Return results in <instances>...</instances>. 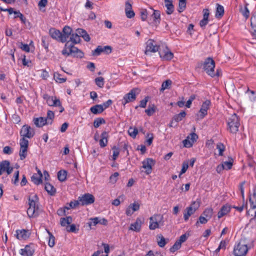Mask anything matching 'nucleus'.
<instances>
[{"label": "nucleus", "mask_w": 256, "mask_h": 256, "mask_svg": "<svg viewBox=\"0 0 256 256\" xmlns=\"http://www.w3.org/2000/svg\"><path fill=\"white\" fill-rule=\"evenodd\" d=\"M62 53L63 55L66 56H72L74 58H82L84 56L82 51L78 49L72 44H70L69 42H67L65 44Z\"/></svg>", "instance_id": "f257e3e1"}, {"label": "nucleus", "mask_w": 256, "mask_h": 256, "mask_svg": "<svg viewBox=\"0 0 256 256\" xmlns=\"http://www.w3.org/2000/svg\"><path fill=\"white\" fill-rule=\"evenodd\" d=\"M38 198L36 194L32 196H29L28 206L29 207L27 210V214L29 217H36L38 214V206L37 204Z\"/></svg>", "instance_id": "f03ea898"}, {"label": "nucleus", "mask_w": 256, "mask_h": 256, "mask_svg": "<svg viewBox=\"0 0 256 256\" xmlns=\"http://www.w3.org/2000/svg\"><path fill=\"white\" fill-rule=\"evenodd\" d=\"M203 66L204 70L211 77L219 76L220 74L218 70H217L216 72H214L215 62L212 58H207L204 62Z\"/></svg>", "instance_id": "7ed1b4c3"}, {"label": "nucleus", "mask_w": 256, "mask_h": 256, "mask_svg": "<svg viewBox=\"0 0 256 256\" xmlns=\"http://www.w3.org/2000/svg\"><path fill=\"white\" fill-rule=\"evenodd\" d=\"M42 98L46 100L48 106H58L60 108V112H62L64 111V108L62 106L61 102L56 96H50L47 94H44Z\"/></svg>", "instance_id": "20e7f679"}, {"label": "nucleus", "mask_w": 256, "mask_h": 256, "mask_svg": "<svg viewBox=\"0 0 256 256\" xmlns=\"http://www.w3.org/2000/svg\"><path fill=\"white\" fill-rule=\"evenodd\" d=\"M228 130L231 133L236 134L240 126V119L236 114H234L228 120Z\"/></svg>", "instance_id": "39448f33"}, {"label": "nucleus", "mask_w": 256, "mask_h": 256, "mask_svg": "<svg viewBox=\"0 0 256 256\" xmlns=\"http://www.w3.org/2000/svg\"><path fill=\"white\" fill-rule=\"evenodd\" d=\"M149 228L151 230H154L159 228L160 226H164V216L160 214H156L150 218Z\"/></svg>", "instance_id": "423d86ee"}, {"label": "nucleus", "mask_w": 256, "mask_h": 256, "mask_svg": "<svg viewBox=\"0 0 256 256\" xmlns=\"http://www.w3.org/2000/svg\"><path fill=\"white\" fill-rule=\"evenodd\" d=\"M248 251V248L246 244L240 242L236 246L234 249V256H245Z\"/></svg>", "instance_id": "0eeeda50"}, {"label": "nucleus", "mask_w": 256, "mask_h": 256, "mask_svg": "<svg viewBox=\"0 0 256 256\" xmlns=\"http://www.w3.org/2000/svg\"><path fill=\"white\" fill-rule=\"evenodd\" d=\"M158 52L160 57L164 60H170L174 57L173 53L169 50L168 48L166 46H160Z\"/></svg>", "instance_id": "6e6552de"}, {"label": "nucleus", "mask_w": 256, "mask_h": 256, "mask_svg": "<svg viewBox=\"0 0 256 256\" xmlns=\"http://www.w3.org/2000/svg\"><path fill=\"white\" fill-rule=\"evenodd\" d=\"M95 200L94 196L89 193L85 194L81 196L78 198L80 204L82 206H86L94 202Z\"/></svg>", "instance_id": "1a4fd4ad"}, {"label": "nucleus", "mask_w": 256, "mask_h": 256, "mask_svg": "<svg viewBox=\"0 0 256 256\" xmlns=\"http://www.w3.org/2000/svg\"><path fill=\"white\" fill-rule=\"evenodd\" d=\"M35 134L34 130L28 125H24L20 132V135L22 138H32Z\"/></svg>", "instance_id": "9d476101"}, {"label": "nucleus", "mask_w": 256, "mask_h": 256, "mask_svg": "<svg viewBox=\"0 0 256 256\" xmlns=\"http://www.w3.org/2000/svg\"><path fill=\"white\" fill-rule=\"evenodd\" d=\"M146 48L144 52L146 54H148L150 52H156L158 51L160 46H157L154 40L152 39L148 40L146 42Z\"/></svg>", "instance_id": "9b49d317"}, {"label": "nucleus", "mask_w": 256, "mask_h": 256, "mask_svg": "<svg viewBox=\"0 0 256 256\" xmlns=\"http://www.w3.org/2000/svg\"><path fill=\"white\" fill-rule=\"evenodd\" d=\"M136 98V90L132 89L128 93L124 96L121 100L122 104L125 106L127 103L134 101Z\"/></svg>", "instance_id": "f8f14e48"}, {"label": "nucleus", "mask_w": 256, "mask_h": 256, "mask_svg": "<svg viewBox=\"0 0 256 256\" xmlns=\"http://www.w3.org/2000/svg\"><path fill=\"white\" fill-rule=\"evenodd\" d=\"M13 170V167L10 166V162L8 160H5L0 162V176L4 172H6L8 175L12 172Z\"/></svg>", "instance_id": "ddd939ff"}, {"label": "nucleus", "mask_w": 256, "mask_h": 256, "mask_svg": "<svg viewBox=\"0 0 256 256\" xmlns=\"http://www.w3.org/2000/svg\"><path fill=\"white\" fill-rule=\"evenodd\" d=\"M155 161L151 158H147L142 162V168L146 169L145 172L147 174H150L152 172V167L154 165Z\"/></svg>", "instance_id": "4468645a"}, {"label": "nucleus", "mask_w": 256, "mask_h": 256, "mask_svg": "<svg viewBox=\"0 0 256 256\" xmlns=\"http://www.w3.org/2000/svg\"><path fill=\"white\" fill-rule=\"evenodd\" d=\"M211 102L210 100H206L204 102L199 110L200 114L199 116L200 118H204L208 114V110L210 108Z\"/></svg>", "instance_id": "2eb2a0df"}, {"label": "nucleus", "mask_w": 256, "mask_h": 256, "mask_svg": "<svg viewBox=\"0 0 256 256\" xmlns=\"http://www.w3.org/2000/svg\"><path fill=\"white\" fill-rule=\"evenodd\" d=\"M195 204L194 202L190 206L186 208L185 212L184 214V218L185 221H187L190 216L194 214L198 209V207L196 208L193 206Z\"/></svg>", "instance_id": "dca6fc26"}, {"label": "nucleus", "mask_w": 256, "mask_h": 256, "mask_svg": "<svg viewBox=\"0 0 256 256\" xmlns=\"http://www.w3.org/2000/svg\"><path fill=\"white\" fill-rule=\"evenodd\" d=\"M250 202L251 209L248 211V212L252 213L254 211V218H256V192H254L253 194L250 197Z\"/></svg>", "instance_id": "f3484780"}, {"label": "nucleus", "mask_w": 256, "mask_h": 256, "mask_svg": "<svg viewBox=\"0 0 256 256\" xmlns=\"http://www.w3.org/2000/svg\"><path fill=\"white\" fill-rule=\"evenodd\" d=\"M90 222L88 224L90 227L92 226H96L98 224L103 225H106L108 224V220L104 218H99L96 217L94 218H90Z\"/></svg>", "instance_id": "a211bd4d"}, {"label": "nucleus", "mask_w": 256, "mask_h": 256, "mask_svg": "<svg viewBox=\"0 0 256 256\" xmlns=\"http://www.w3.org/2000/svg\"><path fill=\"white\" fill-rule=\"evenodd\" d=\"M102 52H106V54L110 53L112 52L111 47L110 46H99L94 51L93 54L98 56Z\"/></svg>", "instance_id": "6ab92c4d"}, {"label": "nucleus", "mask_w": 256, "mask_h": 256, "mask_svg": "<svg viewBox=\"0 0 256 256\" xmlns=\"http://www.w3.org/2000/svg\"><path fill=\"white\" fill-rule=\"evenodd\" d=\"M34 252V250L30 245H26L24 248L20 250V254L23 256H32Z\"/></svg>", "instance_id": "aec40b11"}, {"label": "nucleus", "mask_w": 256, "mask_h": 256, "mask_svg": "<svg viewBox=\"0 0 256 256\" xmlns=\"http://www.w3.org/2000/svg\"><path fill=\"white\" fill-rule=\"evenodd\" d=\"M72 29L68 26H65L62 30V37L61 42H66L68 38L72 32Z\"/></svg>", "instance_id": "412c9836"}, {"label": "nucleus", "mask_w": 256, "mask_h": 256, "mask_svg": "<svg viewBox=\"0 0 256 256\" xmlns=\"http://www.w3.org/2000/svg\"><path fill=\"white\" fill-rule=\"evenodd\" d=\"M16 237L18 240H26L28 238L30 233L28 230H16Z\"/></svg>", "instance_id": "4be33fe9"}, {"label": "nucleus", "mask_w": 256, "mask_h": 256, "mask_svg": "<svg viewBox=\"0 0 256 256\" xmlns=\"http://www.w3.org/2000/svg\"><path fill=\"white\" fill-rule=\"evenodd\" d=\"M203 13V18L200 22V25L202 28H204L208 23L210 15L209 10L206 8L204 9Z\"/></svg>", "instance_id": "5701e85b"}, {"label": "nucleus", "mask_w": 256, "mask_h": 256, "mask_svg": "<svg viewBox=\"0 0 256 256\" xmlns=\"http://www.w3.org/2000/svg\"><path fill=\"white\" fill-rule=\"evenodd\" d=\"M34 124L38 128L42 127L46 124H49L45 118L40 117L34 119Z\"/></svg>", "instance_id": "b1692460"}, {"label": "nucleus", "mask_w": 256, "mask_h": 256, "mask_svg": "<svg viewBox=\"0 0 256 256\" xmlns=\"http://www.w3.org/2000/svg\"><path fill=\"white\" fill-rule=\"evenodd\" d=\"M49 33L52 38L60 40L61 42L62 33L60 30H56L55 28H50L49 30Z\"/></svg>", "instance_id": "393cba45"}, {"label": "nucleus", "mask_w": 256, "mask_h": 256, "mask_svg": "<svg viewBox=\"0 0 256 256\" xmlns=\"http://www.w3.org/2000/svg\"><path fill=\"white\" fill-rule=\"evenodd\" d=\"M142 220L140 218H138L136 221L130 224V230L136 232H140L141 228Z\"/></svg>", "instance_id": "a878e982"}, {"label": "nucleus", "mask_w": 256, "mask_h": 256, "mask_svg": "<svg viewBox=\"0 0 256 256\" xmlns=\"http://www.w3.org/2000/svg\"><path fill=\"white\" fill-rule=\"evenodd\" d=\"M108 133L104 131L101 134V139L100 140V147L104 148L108 144Z\"/></svg>", "instance_id": "bb28decb"}, {"label": "nucleus", "mask_w": 256, "mask_h": 256, "mask_svg": "<svg viewBox=\"0 0 256 256\" xmlns=\"http://www.w3.org/2000/svg\"><path fill=\"white\" fill-rule=\"evenodd\" d=\"M230 208L227 206L225 205L222 207L220 211L218 213V218H222L223 216L226 214L230 212Z\"/></svg>", "instance_id": "cd10ccee"}, {"label": "nucleus", "mask_w": 256, "mask_h": 256, "mask_svg": "<svg viewBox=\"0 0 256 256\" xmlns=\"http://www.w3.org/2000/svg\"><path fill=\"white\" fill-rule=\"evenodd\" d=\"M90 110L94 114H98L102 112L104 108L103 106H101V104H96L91 107Z\"/></svg>", "instance_id": "c85d7f7f"}, {"label": "nucleus", "mask_w": 256, "mask_h": 256, "mask_svg": "<svg viewBox=\"0 0 256 256\" xmlns=\"http://www.w3.org/2000/svg\"><path fill=\"white\" fill-rule=\"evenodd\" d=\"M70 36V41L72 42L74 44H76L80 42V38L78 37V34H77L76 30V32H72Z\"/></svg>", "instance_id": "c756f323"}, {"label": "nucleus", "mask_w": 256, "mask_h": 256, "mask_svg": "<svg viewBox=\"0 0 256 256\" xmlns=\"http://www.w3.org/2000/svg\"><path fill=\"white\" fill-rule=\"evenodd\" d=\"M250 25L253 30L252 34L256 38V14L252 15L251 17Z\"/></svg>", "instance_id": "7c9ffc66"}, {"label": "nucleus", "mask_w": 256, "mask_h": 256, "mask_svg": "<svg viewBox=\"0 0 256 256\" xmlns=\"http://www.w3.org/2000/svg\"><path fill=\"white\" fill-rule=\"evenodd\" d=\"M44 188L48 193L52 196L56 192V190L54 186L48 182H46Z\"/></svg>", "instance_id": "2f4dec72"}, {"label": "nucleus", "mask_w": 256, "mask_h": 256, "mask_svg": "<svg viewBox=\"0 0 256 256\" xmlns=\"http://www.w3.org/2000/svg\"><path fill=\"white\" fill-rule=\"evenodd\" d=\"M72 218L70 216H66V218H62L60 219V223L62 226H65L70 224L72 222Z\"/></svg>", "instance_id": "473e14b6"}, {"label": "nucleus", "mask_w": 256, "mask_h": 256, "mask_svg": "<svg viewBox=\"0 0 256 256\" xmlns=\"http://www.w3.org/2000/svg\"><path fill=\"white\" fill-rule=\"evenodd\" d=\"M224 8L223 6L217 4L216 11V18H221L224 14Z\"/></svg>", "instance_id": "72a5a7b5"}, {"label": "nucleus", "mask_w": 256, "mask_h": 256, "mask_svg": "<svg viewBox=\"0 0 256 256\" xmlns=\"http://www.w3.org/2000/svg\"><path fill=\"white\" fill-rule=\"evenodd\" d=\"M46 231L49 236L48 245L50 247L52 248L55 244V238L48 229H46Z\"/></svg>", "instance_id": "f704fd0d"}, {"label": "nucleus", "mask_w": 256, "mask_h": 256, "mask_svg": "<svg viewBox=\"0 0 256 256\" xmlns=\"http://www.w3.org/2000/svg\"><path fill=\"white\" fill-rule=\"evenodd\" d=\"M54 118V112L52 110H48L47 112L46 117L45 118L47 120L48 124H51L52 123Z\"/></svg>", "instance_id": "c9c22d12"}, {"label": "nucleus", "mask_w": 256, "mask_h": 256, "mask_svg": "<svg viewBox=\"0 0 256 256\" xmlns=\"http://www.w3.org/2000/svg\"><path fill=\"white\" fill-rule=\"evenodd\" d=\"M186 116V113L184 111L181 112L180 114H176L173 118V120L176 122L181 121L183 118Z\"/></svg>", "instance_id": "e433bc0d"}, {"label": "nucleus", "mask_w": 256, "mask_h": 256, "mask_svg": "<svg viewBox=\"0 0 256 256\" xmlns=\"http://www.w3.org/2000/svg\"><path fill=\"white\" fill-rule=\"evenodd\" d=\"M105 123L106 120L104 118H96L94 121V128H97L101 124H104Z\"/></svg>", "instance_id": "4c0bfd02"}, {"label": "nucleus", "mask_w": 256, "mask_h": 256, "mask_svg": "<svg viewBox=\"0 0 256 256\" xmlns=\"http://www.w3.org/2000/svg\"><path fill=\"white\" fill-rule=\"evenodd\" d=\"M80 204L79 201L78 200L72 201L69 204H68L65 206V208L66 210H70V208H76Z\"/></svg>", "instance_id": "58836bf2"}, {"label": "nucleus", "mask_w": 256, "mask_h": 256, "mask_svg": "<svg viewBox=\"0 0 256 256\" xmlns=\"http://www.w3.org/2000/svg\"><path fill=\"white\" fill-rule=\"evenodd\" d=\"M95 83L96 85L100 88H102L104 86V78L102 76L98 77L94 80Z\"/></svg>", "instance_id": "ea45409f"}, {"label": "nucleus", "mask_w": 256, "mask_h": 256, "mask_svg": "<svg viewBox=\"0 0 256 256\" xmlns=\"http://www.w3.org/2000/svg\"><path fill=\"white\" fill-rule=\"evenodd\" d=\"M54 78L56 81L59 83H63L66 80V78H62L61 74L58 72H55L54 74Z\"/></svg>", "instance_id": "a19ab883"}, {"label": "nucleus", "mask_w": 256, "mask_h": 256, "mask_svg": "<svg viewBox=\"0 0 256 256\" xmlns=\"http://www.w3.org/2000/svg\"><path fill=\"white\" fill-rule=\"evenodd\" d=\"M66 178V170H60L58 173V178L59 180L64 182Z\"/></svg>", "instance_id": "79ce46f5"}, {"label": "nucleus", "mask_w": 256, "mask_h": 256, "mask_svg": "<svg viewBox=\"0 0 256 256\" xmlns=\"http://www.w3.org/2000/svg\"><path fill=\"white\" fill-rule=\"evenodd\" d=\"M28 148L20 147L19 155L21 160H23L26 158L27 154Z\"/></svg>", "instance_id": "37998d69"}, {"label": "nucleus", "mask_w": 256, "mask_h": 256, "mask_svg": "<svg viewBox=\"0 0 256 256\" xmlns=\"http://www.w3.org/2000/svg\"><path fill=\"white\" fill-rule=\"evenodd\" d=\"M152 16L156 23H160V14L159 10H154V13L152 14Z\"/></svg>", "instance_id": "c03bdc74"}, {"label": "nucleus", "mask_w": 256, "mask_h": 256, "mask_svg": "<svg viewBox=\"0 0 256 256\" xmlns=\"http://www.w3.org/2000/svg\"><path fill=\"white\" fill-rule=\"evenodd\" d=\"M42 176H38L35 174L32 176V180L36 184H39L42 182Z\"/></svg>", "instance_id": "a18cd8bd"}, {"label": "nucleus", "mask_w": 256, "mask_h": 256, "mask_svg": "<svg viewBox=\"0 0 256 256\" xmlns=\"http://www.w3.org/2000/svg\"><path fill=\"white\" fill-rule=\"evenodd\" d=\"M172 84V82L170 80H167L162 82V84L161 91H164L166 89L170 88V86Z\"/></svg>", "instance_id": "49530a36"}, {"label": "nucleus", "mask_w": 256, "mask_h": 256, "mask_svg": "<svg viewBox=\"0 0 256 256\" xmlns=\"http://www.w3.org/2000/svg\"><path fill=\"white\" fill-rule=\"evenodd\" d=\"M166 240L162 236L160 235L158 238V246L160 248H163L166 244Z\"/></svg>", "instance_id": "de8ad7c7"}, {"label": "nucleus", "mask_w": 256, "mask_h": 256, "mask_svg": "<svg viewBox=\"0 0 256 256\" xmlns=\"http://www.w3.org/2000/svg\"><path fill=\"white\" fill-rule=\"evenodd\" d=\"M213 214V210L212 208H206L202 213V214L206 218H210Z\"/></svg>", "instance_id": "09e8293b"}, {"label": "nucleus", "mask_w": 256, "mask_h": 256, "mask_svg": "<svg viewBox=\"0 0 256 256\" xmlns=\"http://www.w3.org/2000/svg\"><path fill=\"white\" fill-rule=\"evenodd\" d=\"M186 6V0H179L178 11L180 12H183Z\"/></svg>", "instance_id": "8fccbe9b"}, {"label": "nucleus", "mask_w": 256, "mask_h": 256, "mask_svg": "<svg viewBox=\"0 0 256 256\" xmlns=\"http://www.w3.org/2000/svg\"><path fill=\"white\" fill-rule=\"evenodd\" d=\"M181 246L182 244L177 240L172 246L170 248V250L172 252H174L179 250L181 248Z\"/></svg>", "instance_id": "3c124183"}, {"label": "nucleus", "mask_w": 256, "mask_h": 256, "mask_svg": "<svg viewBox=\"0 0 256 256\" xmlns=\"http://www.w3.org/2000/svg\"><path fill=\"white\" fill-rule=\"evenodd\" d=\"M128 133L130 136L134 138L137 135L138 130L136 128H133L132 127H130L128 130Z\"/></svg>", "instance_id": "603ef678"}, {"label": "nucleus", "mask_w": 256, "mask_h": 256, "mask_svg": "<svg viewBox=\"0 0 256 256\" xmlns=\"http://www.w3.org/2000/svg\"><path fill=\"white\" fill-rule=\"evenodd\" d=\"M113 150V156L112 159L114 160H115L118 157L120 154V150L116 146H114L112 148Z\"/></svg>", "instance_id": "864d4df0"}, {"label": "nucleus", "mask_w": 256, "mask_h": 256, "mask_svg": "<svg viewBox=\"0 0 256 256\" xmlns=\"http://www.w3.org/2000/svg\"><path fill=\"white\" fill-rule=\"evenodd\" d=\"M166 12L168 14H171L173 13L174 10V6L172 4H166Z\"/></svg>", "instance_id": "5fc2aeb1"}, {"label": "nucleus", "mask_w": 256, "mask_h": 256, "mask_svg": "<svg viewBox=\"0 0 256 256\" xmlns=\"http://www.w3.org/2000/svg\"><path fill=\"white\" fill-rule=\"evenodd\" d=\"M190 138V136H187L186 138L182 142L184 146L186 148H190L193 144V143L191 142Z\"/></svg>", "instance_id": "6e6d98bb"}, {"label": "nucleus", "mask_w": 256, "mask_h": 256, "mask_svg": "<svg viewBox=\"0 0 256 256\" xmlns=\"http://www.w3.org/2000/svg\"><path fill=\"white\" fill-rule=\"evenodd\" d=\"M118 176L119 174L118 172H114L110 178V182L112 184H114L115 182H116L118 180Z\"/></svg>", "instance_id": "4d7b16f0"}, {"label": "nucleus", "mask_w": 256, "mask_h": 256, "mask_svg": "<svg viewBox=\"0 0 256 256\" xmlns=\"http://www.w3.org/2000/svg\"><path fill=\"white\" fill-rule=\"evenodd\" d=\"M216 148L218 150L219 155L220 156H222L223 152H224V151L225 150L224 146L220 142V143L217 144Z\"/></svg>", "instance_id": "13d9d810"}, {"label": "nucleus", "mask_w": 256, "mask_h": 256, "mask_svg": "<svg viewBox=\"0 0 256 256\" xmlns=\"http://www.w3.org/2000/svg\"><path fill=\"white\" fill-rule=\"evenodd\" d=\"M248 4H246L244 8V10H242V12L243 14V16L246 18V19H247L249 17L250 15V12L248 8Z\"/></svg>", "instance_id": "bf43d9fd"}, {"label": "nucleus", "mask_w": 256, "mask_h": 256, "mask_svg": "<svg viewBox=\"0 0 256 256\" xmlns=\"http://www.w3.org/2000/svg\"><path fill=\"white\" fill-rule=\"evenodd\" d=\"M188 162H184L182 165V168L181 170L180 174L179 175V177H180V176L185 173L186 170H188Z\"/></svg>", "instance_id": "052dcab7"}, {"label": "nucleus", "mask_w": 256, "mask_h": 256, "mask_svg": "<svg viewBox=\"0 0 256 256\" xmlns=\"http://www.w3.org/2000/svg\"><path fill=\"white\" fill-rule=\"evenodd\" d=\"M222 164L224 167V168L225 170H230L232 168V162L231 160L228 162H224L223 163H222Z\"/></svg>", "instance_id": "680f3d73"}, {"label": "nucleus", "mask_w": 256, "mask_h": 256, "mask_svg": "<svg viewBox=\"0 0 256 256\" xmlns=\"http://www.w3.org/2000/svg\"><path fill=\"white\" fill-rule=\"evenodd\" d=\"M28 140L26 138H22L20 140V147H25V148H28Z\"/></svg>", "instance_id": "e2e57ef3"}, {"label": "nucleus", "mask_w": 256, "mask_h": 256, "mask_svg": "<svg viewBox=\"0 0 256 256\" xmlns=\"http://www.w3.org/2000/svg\"><path fill=\"white\" fill-rule=\"evenodd\" d=\"M146 138H147L146 143L148 146H150L152 142V140L154 138L153 134H150V133L147 134Z\"/></svg>", "instance_id": "0e129e2a"}, {"label": "nucleus", "mask_w": 256, "mask_h": 256, "mask_svg": "<svg viewBox=\"0 0 256 256\" xmlns=\"http://www.w3.org/2000/svg\"><path fill=\"white\" fill-rule=\"evenodd\" d=\"M155 112L154 106H153L152 107H148V109L146 110L145 112L148 116H152Z\"/></svg>", "instance_id": "69168bd1"}, {"label": "nucleus", "mask_w": 256, "mask_h": 256, "mask_svg": "<svg viewBox=\"0 0 256 256\" xmlns=\"http://www.w3.org/2000/svg\"><path fill=\"white\" fill-rule=\"evenodd\" d=\"M188 136H190V140L191 142H192L193 144L196 142V140L198 138V135L194 132L190 134Z\"/></svg>", "instance_id": "338daca9"}, {"label": "nucleus", "mask_w": 256, "mask_h": 256, "mask_svg": "<svg viewBox=\"0 0 256 256\" xmlns=\"http://www.w3.org/2000/svg\"><path fill=\"white\" fill-rule=\"evenodd\" d=\"M207 222H208V220L206 219V217L200 216L199 218V220L196 222V226H197L199 222L202 224H205Z\"/></svg>", "instance_id": "774afa93"}]
</instances>
